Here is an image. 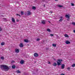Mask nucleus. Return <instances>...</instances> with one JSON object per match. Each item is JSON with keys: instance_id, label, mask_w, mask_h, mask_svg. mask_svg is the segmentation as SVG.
I'll return each mask as SVG.
<instances>
[{"instance_id": "1", "label": "nucleus", "mask_w": 75, "mask_h": 75, "mask_svg": "<svg viewBox=\"0 0 75 75\" xmlns=\"http://www.w3.org/2000/svg\"><path fill=\"white\" fill-rule=\"evenodd\" d=\"M1 69H5V71H7L8 70V69H10L8 66H7L6 65H1Z\"/></svg>"}, {"instance_id": "2", "label": "nucleus", "mask_w": 75, "mask_h": 75, "mask_svg": "<svg viewBox=\"0 0 75 75\" xmlns=\"http://www.w3.org/2000/svg\"><path fill=\"white\" fill-rule=\"evenodd\" d=\"M62 61H63V60L61 59H58L57 61V65L59 66V65H61V62H62Z\"/></svg>"}, {"instance_id": "3", "label": "nucleus", "mask_w": 75, "mask_h": 75, "mask_svg": "<svg viewBox=\"0 0 75 75\" xmlns=\"http://www.w3.org/2000/svg\"><path fill=\"white\" fill-rule=\"evenodd\" d=\"M34 57H38L39 55L37 53H35L34 54Z\"/></svg>"}, {"instance_id": "4", "label": "nucleus", "mask_w": 75, "mask_h": 75, "mask_svg": "<svg viewBox=\"0 0 75 75\" xmlns=\"http://www.w3.org/2000/svg\"><path fill=\"white\" fill-rule=\"evenodd\" d=\"M15 52H16V53H18L19 52H20V50L19 49H16L15 50Z\"/></svg>"}, {"instance_id": "5", "label": "nucleus", "mask_w": 75, "mask_h": 75, "mask_svg": "<svg viewBox=\"0 0 75 75\" xmlns=\"http://www.w3.org/2000/svg\"><path fill=\"white\" fill-rule=\"evenodd\" d=\"M19 47L21 48L23 47H24V45H23V44L22 43H21L19 45Z\"/></svg>"}, {"instance_id": "6", "label": "nucleus", "mask_w": 75, "mask_h": 75, "mask_svg": "<svg viewBox=\"0 0 75 75\" xmlns=\"http://www.w3.org/2000/svg\"><path fill=\"white\" fill-rule=\"evenodd\" d=\"M65 64H63L61 66V68L62 69H64V68H65Z\"/></svg>"}, {"instance_id": "7", "label": "nucleus", "mask_w": 75, "mask_h": 75, "mask_svg": "<svg viewBox=\"0 0 75 75\" xmlns=\"http://www.w3.org/2000/svg\"><path fill=\"white\" fill-rule=\"evenodd\" d=\"M20 63L21 64H24V61L23 60H22L20 62Z\"/></svg>"}, {"instance_id": "8", "label": "nucleus", "mask_w": 75, "mask_h": 75, "mask_svg": "<svg viewBox=\"0 0 75 75\" xmlns=\"http://www.w3.org/2000/svg\"><path fill=\"white\" fill-rule=\"evenodd\" d=\"M45 21L43 20V21H42L41 23L43 24H45Z\"/></svg>"}, {"instance_id": "9", "label": "nucleus", "mask_w": 75, "mask_h": 75, "mask_svg": "<svg viewBox=\"0 0 75 75\" xmlns=\"http://www.w3.org/2000/svg\"><path fill=\"white\" fill-rule=\"evenodd\" d=\"M65 43L66 44H69L70 43V42L68 41H66Z\"/></svg>"}, {"instance_id": "10", "label": "nucleus", "mask_w": 75, "mask_h": 75, "mask_svg": "<svg viewBox=\"0 0 75 75\" xmlns=\"http://www.w3.org/2000/svg\"><path fill=\"white\" fill-rule=\"evenodd\" d=\"M57 7H59L60 8H61L62 7H63V6L60 5H57Z\"/></svg>"}, {"instance_id": "11", "label": "nucleus", "mask_w": 75, "mask_h": 75, "mask_svg": "<svg viewBox=\"0 0 75 75\" xmlns=\"http://www.w3.org/2000/svg\"><path fill=\"white\" fill-rule=\"evenodd\" d=\"M27 15L28 16H30L31 14V12L30 11H27Z\"/></svg>"}, {"instance_id": "12", "label": "nucleus", "mask_w": 75, "mask_h": 75, "mask_svg": "<svg viewBox=\"0 0 75 75\" xmlns=\"http://www.w3.org/2000/svg\"><path fill=\"white\" fill-rule=\"evenodd\" d=\"M12 21L13 23H15V19L14 18H12Z\"/></svg>"}, {"instance_id": "13", "label": "nucleus", "mask_w": 75, "mask_h": 75, "mask_svg": "<svg viewBox=\"0 0 75 75\" xmlns=\"http://www.w3.org/2000/svg\"><path fill=\"white\" fill-rule=\"evenodd\" d=\"M24 41L25 42H28L29 41L28 39H25L24 40Z\"/></svg>"}, {"instance_id": "14", "label": "nucleus", "mask_w": 75, "mask_h": 75, "mask_svg": "<svg viewBox=\"0 0 75 75\" xmlns=\"http://www.w3.org/2000/svg\"><path fill=\"white\" fill-rule=\"evenodd\" d=\"M53 66H57V63L54 62V63L53 64Z\"/></svg>"}, {"instance_id": "15", "label": "nucleus", "mask_w": 75, "mask_h": 75, "mask_svg": "<svg viewBox=\"0 0 75 75\" xmlns=\"http://www.w3.org/2000/svg\"><path fill=\"white\" fill-rule=\"evenodd\" d=\"M65 17L66 18H69V16L68 15H66Z\"/></svg>"}, {"instance_id": "16", "label": "nucleus", "mask_w": 75, "mask_h": 75, "mask_svg": "<svg viewBox=\"0 0 75 75\" xmlns=\"http://www.w3.org/2000/svg\"><path fill=\"white\" fill-rule=\"evenodd\" d=\"M32 8L33 9V10H35V9H36V7H35V6H33Z\"/></svg>"}, {"instance_id": "17", "label": "nucleus", "mask_w": 75, "mask_h": 75, "mask_svg": "<svg viewBox=\"0 0 75 75\" xmlns=\"http://www.w3.org/2000/svg\"><path fill=\"white\" fill-rule=\"evenodd\" d=\"M21 15H22V16H23V15L24 14V12L22 11L21 12Z\"/></svg>"}, {"instance_id": "18", "label": "nucleus", "mask_w": 75, "mask_h": 75, "mask_svg": "<svg viewBox=\"0 0 75 75\" xmlns=\"http://www.w3.org/2000/svg\"><path fill=\"white\" fill-rule=\"evenodd\" d=\"M52 45V46H53V47H56L57 45H56V44H53Z\"/></svg>"}, {"instance_id": "19", "label": "nucleus", "mask_w": 75, "mask_h": 75, "mask_svg": "<svg viewBox=\"0 0 75 75\" xmlns=\"http://www.w3.org/2000/svg\"><path fill=\"white\" fill-rule=\"evenodd\" d=\"M12 68H13V69H14V68H16V66H15L14 65H13L12 66Z\"/></svg>"}, {"instance_id": "20", "label": "nucleus", "mask_w": 75, "mask_h": 75, "mask_svg": "<svg viewBox=\"0 0 75 75\" xmlns=\"http://www.w3.org/2000/svg\"><path fill=\"white\" fill-rule=\"evenodd\" d=\"M64 36L65 37H69V36H68V35L67 34H65L64 35Z\"/></svg>"}, {"instance_id": "21", "label": "nucleus", "mask_w": 75, "mask_h": 75, "mask_svg": "<svg viewBox=\"0 0 75 75\" xmlns=\"http://www.w3.org/2000/svg\"><path fill=\"white\" fill-rule=\"evenodd\" d=\"M1 45H4V42H3L1 43Z\"/></svg>"}, {"instance_id": "22", "label": "nucleus", "mask_w": 75, "mask_h": 75, "mask_svg": "<svg viewBox=\"0 0 75 75\" xmlns=\"http://www.w3.org/2000/svg\"><path fill=\"white\" fill-rule=\"evenodd\" d=\"M1 59H2V60H4V57H1Z\"/></svg>"}, {"instance_id": "23", "label": "nucleus", "mask_w": 75, "mask_h": 75, "mask_svg": "<svg viewBox=\"0 0 75 75\" xmlns=\"http://www.w3.org/2000/svg\"><path fill=\"white\" fill-rule=\"evenodd\" d=\"M47 31H48V32H50L51 31V30L50 29H47Z\"/></svg>"}, {"instance_id": "24", "label": "nucleus", "mask_w": 75, "mask_h": 75, "mask_svg": "<svg viewBox=\"0 0 75 75\" xmlns=\"http://www.w3.org/2000/svg\"><path fill=\"white\" fill-rule=\"evenodd\" d=\"M71 66L72 67H75V64H72L71 65Z\"/></svg>"}, {"instance_id": "25", "label": "nucleus", "mask_w": 75, "mask_h": 75, "mask_svg": "<svg viewBox=\"0 0 75 75\" xmlns=\"http://www.w3.org/2000/svg\"><path fill=\"white\" fill-rule=\"evenodd\" d=\"M40 38H38L36 40L37 41H40Z\"/></svg>"}, {"instance_id": "26", "label": "nucleus", "mask_w": 75, "mask_h": 75, "mask_svg": "<svg viewBox=\"0 0 75 75\" xmlns=\"http://www.w3.org/2000/svg\"><path fill=\"white\" fill-rule=\"evenodd\" d=\"M71 6H75V5L74 4V3H71Z\"/></svg>"}, {"instance_id": "27", "label": "nucleus", "mask_w": 75, "mask_h": 75, "mask_svg": "<svg viewBox=\"0 0 75 75\" xmlns=\"http://www.w3.org/2000/svg\"><path fill=\"white\" fill-rule=\"evenodd\" d=\"M16 72H17V73H20V71H19V70H17L16 71Z\"/></svg>"}, {"instance_id": "28", "label": "nucleus", "mask_w": 75, "mask_h": 75, "mask_svg": "<svg viewBox=\"0 0 75 75\" xmlns=\"http://www.w3.org/2000/svg\"><path fill=\"white\" fill-rule=\"evenodd\" d=\"M72 24L73 25H75V23L73 22L72 23Z\"/></svg>"}, {"instance_id": "29", "label": "nucleus", "mask_w": 75, "mask_h": 75, "mask_svg": "<svg viewBox=\"0 0 75 75\" xmlns=\"http://www.w3.org/2000/svg\"><path fill=\"white\" fill-rule=\"evenodd\" d=\"M70 67H68L67 68V70H70Z\"/></svg>"}, {"instance_id": "30", "label": "nucleus", "mask_w": 75, "mask_h": 75, "mask_svg": "<svg viewBox=\"0 0 75 75\" xmlns=\"http://www.w3.org/2000/svg\"><path fill=\"white\" fill-rule=\"evenodd\" d=\"M16 15L17 16H19V17H21V16L19 14H16Z\"/></svg>"}, {"instance_id": "31", "label": "nucleus", "mask_w": 75, "mask_h": 75, "mask_svg": "<svg viewBox=\"0 0 75 75\" xmlns=\"http://www.w3.org/2000/svg\"><path fill=\"white\" fill-rule=\"evenodd\" d=\"M3 19L4 20V21H6V18H4Z\"/></svg>"}, {"instance_id": "32", "label": "nucleus", "mask_w": 75, "mask_h": 75, "mask_svg": "<svg viewBox=\"0 0 75 75\" xmlns=\"http://www.w3.org/2000/svg\"><path fill=\"white\" fill-rule=\"evenodd\" d=\"M62 19H60L59 20V21L61 22V21H62Z\"/></svg>"}, {"instance_id": "33", "label": "nucleus", "mask_w": 75, "mask_h": 75, "mask_svg": "<svg viewBox=\"0 0 75 75\" xmlns=\"http://www.w3.org/2000/svg\"><path fill=\"white\" fill-rule=\"evenodd\" d=\"M2 31V29L0 27V31Z\"/></svg>"}, {"instance_id": "34", "label": "nucleus", "mask_w": 75, "mask_h": 75, "mask_svg": "<svg viewBox=\"0 0 75 75\" xmlns=\"http://www.w3.org/2000/svg\"><path fill=\"white\" fill-rule=\"evenodd\" d=\"M11 62L12 63H14V62H15V61H12Z\"/></svg>"}, {"instance_id": "35", "label": "nucleus", "mask_w": 75, "mask_h": 75, "mask_svg": "<svg viewBox=\"0 0 75 75\" xmlns=\"http://www.w3.org/2000/svg\"><path fill=\"white\" fill-rule=\"evenodd\" d=\"M50 35H51V36H54V35L52 34H50Z\"/></svg>"}, {"instance_id": "36", "label": "nucleus", "mask_w": 75, "mask_h": 75, "mask_svg": "<svg viewBox=\"0 0 75 75\" xmlns=\"http://www.w3.org/2000/svg\"><path fill=\"white\" fill-rule=\"evenodd\" d=\"M48 62L49 64H51V62H50L48 61Z\"/></svg>"}, {"instance_id": "37", "label": "nucleus", "mask_w": 75, "mask_h": 75, "mask_svg": "<svg viewBox=\"0 0 75 75\" xmlns=\"http://www.w3.org/2000/svg\"><path fill=\"white\" fill-rule=\"evenodd\" d=\"M18 21H19V20L17 19L16 20V22H18Z\"/></svg>"}, {"instance_id": "38", "label": "nucleus", "mask_w": 75, "mask_h": 75, "mask_svg": "<svg viewBox=\"0 0 75 75\" xmlns=\"http://www.w3.org/2000/svg\"><path fill=\"white\" fill-rule=\"evenodd\" d=\"M43 6L44 7H45V4H44L43 5Z\"/></svg>"}, {"instance_id": "39", "label": "nucleus", "mask_w": 75, "mask_h": 75, "mask_svg": "<svg viewBox=\"0 0 75 75\" xmlns=\"http://www.w3.org/2000/svg\"><path fill=\"white\" fill-rule=\"evenodd\" d=\"M69 18H68L67 19V21H69Z\"/></svg>"}, {"instance_id": "40", "label": "nucleus", "mask_w": 75, "mask_h": 75, "mask_svg": "<svg viewBox=\"0 0 75 75\" xmlns=\"http://www.w3.org/2000/svg\"><path fill=\"white\" fill-rule=\"evenodd\" d=\"M46 50H49V48H46Z\"/></svg>"}, {"instance_id": "41", "label": "nucleus", "mask_w": 75, "mask_h": 75, "mask_svg": "<svg viewBox=\"0 0 75 75\" xmlns=\"http://www.w3.org/2000/svg\"><path fill=\"white\" fill-rule=\"evenodd\" d=\"M60 75H65V74H62Z\"/></svg>"}, {"instance_id": "42", "label": "nucleus", "mask_w": 75, "mask_h": 75, "mask_svg": "<svg viewBox=\"0 0 75 75\" xmlns=\"http://www.w3.org/2000/svg\"><path fill=\"white\" fill-rule=\"evenodd\" d=\"M60 18L62 19V17L61 16V17H60Z\"/></svg>"}, {"instance_id": "43", "label": "nucleus", "mask_w": 75, "mask_h": 75, "mask_svg": "<svg viewBox=\"0 0 75 75\" xmlns=\"http://www.w3.org/2000/svg\"><path fill=\"white\" fill-rule=\"evenodd\" d=\"M74 32L75 33V30H74Z\"/></svg>"}, {"instance_id": "44", "label": "nucleus", "mask_w": 75, "mask_h": 75, "mask_svg": "<svg viewBox=\"0 0 75 75\" xmlns=\"http://www.w3.org/2000/svg\"><path fill=\"white\" fill-rule=\"evenodd\" d=\"M45 1V0H42V1Z\"/></svg>"}, {"instance_id": "45", "label": "nucleus", "mask_w": 75, "mask_h": 75, "mask_svg": "<svg viewBox=\"0 0 75 75\" xmlns=\"http://www.w3.org/2000/svg\"><path fill=\"white\" fill-rule=\"evenodd\" d=\"M50 13H53V12H52V11H50Z\"/></svg>"}, {"instance_id": "46", "label": "nucleus", "mask_w": 75, "mask_h": 75, "mask_svg": "<svg viewBox=\"0 0 75 75\" xmlns=\"http://www.w3.org/2000/svg\"><path fill=\"white\" fill-rule=\"evenodd\" d=\"M48 22H49L50 23V21H48Z\"/></svg>"}, {"instance_id": "47", "label": "nucleus", "mask_w": 75, "mask_h": 75, "mask_svg": "<svg viewBox=\"0 0 75 75\" xmlns=\"http://www.w3.org/2000/svg\"><path fill=\"white\" fill-rule=\"evenodd\" d=\"M56 1H57V0H55Z\"/></svg>"}]
</instances>
